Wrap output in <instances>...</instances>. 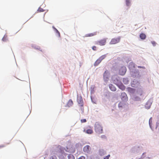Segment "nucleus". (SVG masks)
Returning <instances> with one entry per match:
<instances>
[{
	"label": "nucleus",
	"mask_w": 159,
	"mask_h": 159,
	"mask_svg": "<svg viewBox=\"0 0 159 159\" xmlns=\"http://www.w3.org/2000/svg\"><path fill=\"white\" fill-rule=\"evenodd\" d=\"M112 81L113 84H116L118 88L122 90L125 89V87L122 82V78L117 75H114L111 77Z\"/></svg>",
	"instance_id": "obj_1"
},
{
	"label": "nucleus",
	"mask_w": 159,
	"mask_h": 159,
	"mask_svg": "<svg viewBox=\"0 0 159 159\" xmlns=\"http://www.w3.org/2000/svg\"><path fill=\"white\" fill-rule=\"evenodd\" d=\"M61 148H63V152L62 153V154L66 155L67 154L66 153H65L64 151L66 152L70 153H74L75 152V148L72 146H67L66 147L64 148L61 146L59 145L57 147H56V148L55 149V151L56 152H60L59 149H61Z\"/></svg>",
	"instance_id": "obj_2"
},
{
	"label": "nucleus",
	"mask_w": 159,
	"mask_h": 159,
	"mask_svg": "<svg viewBox=\"0 0 159 159\" xmlns=\"http://www.w3.org/2000/svg\"><path fill=\"white\" fill-rule=\"evenodd\" d=\"M142 150L143 148L141 146L137 145L133 147L130 150V152L134 153L139 154Z\"/></svg>",
	"instance_id": "obj_3"
},
{
	"label": "nucleus",
	"mask_w": 159,
	"mask_h": 159,
	"mask_svg": "<svg viewBox=\"0 0 159 159\" xmlns=\"http://www.w3.org/2000/svg\"><path fill=\"white\" fill-rule=\"evenodd\" d=\"M95 130L98 134H102L103 133V127L101 124L98 122H96L95 124Z\"/></svg>",
	"instance_id": "obj_4"
},
{
	"label": "nucleus",
	"mask_w": 159,
	"mask_h": 159,
	"mask_svg": "<svg viewBox=\"0 0 159 159\" xmlns=\"http://www.w3.org/2000/svg\"><path fill=\"white\" fill-rule=\"evenodd\" d=\"M110 98V92L107 90L104 91L102 94V100L104 102H106L107 100Z\"/></svg>",
	"instance_id": "obj_5"
},
{
	"label": "nucleus",
	"mask_w": 159,
	"mask_h": 159,
	"mask_svg": "<svg viewBox=\"0 0 159 159\" xmlns=\"http://www.w3.org/2000/svg\"><path fill=\"white\" fill-rule=\"evenodd\" d=\"M59 150H60V152H61V153L59 152V151L56 152V151H55L54 153L59 157V159H65L62 154V153L63 152V148L59 149Z\"/></svg>",
	"instance_id": "obj_6"
},
{
	"label": "nucleus",
	"mask_w": 159,
	"mask_h": 159,
	"mask_svg": "<svg viewBox=\"0 0 159 159\" xmlns=\"http://www.w3.org/2000/svg\"><path fill=\"white\" fill-rule=\"evenodd\" d=\"M110 75V73L107 70L104 72L103 74V79L105 82H106L108 81Z\"/></svg>",
	"instance_id": "obj_7"
},
{
	"label": "nucleus",
	"mask_w": 159,
	"mask_h": 159,
	"mask_svg": "<svg viewBox=\"0 0 159 159\" xmlns=\"http://www.w3.org/2000/svg\"><path fill=\"white\" fill-rule=\"evenodd\" d=\"M126 71V68L125 66H121L119 70V74L121 75H125Z\"/></svg>",
	"instance_id": "obj_8"
},
{
	"label": "nucleus",
	"mask_w": 159,
	"mask_h": 159,
	"mask_svg": "<svg viewBox=\"0 0 159 159\" xmlns=\"http://www.w3.org/2000/svg\"><path fill=\"white\" fill-rule=\"evenodd\" d=\"M135 94L138 96H140L141 98H143V97L144 92L141 89H138L137 90Z\"/></svg>",
	"instance_id": "obj_9"
},
{
	"label": "nucleus",
	"mask_w": 159,
	"mask_h": 159,
	"mask_svg": "<svg viewBox=\"0 0 159 159\" xmlns=\"http://www.w3.org/2000/svg\"><path fill=\"white\" fill-rule=\"evenodd\" d=\"M132 99L134 101H140L142 99L141 97H140L136 94H133L132 96Z\"/></svg>",
	"instance_id": "obj_10"
},
{
	"label": "nucleus",
	"mask_w": 159,
	"mask_h": 159,
	"mask_svg": "<svg viewBox=\"0 0 159 159\" xmlns=\"http://www.w3.org/2000/svg\"><path fill=\"white\" fill-rule=\"evenodd\" d=\"M91 147L88 145H86L83 148V151L89 154L91 151Z\"/></svg>",
	"instance_id": "obj_11"
},
{
	"label": "nucleus",
	"mask_w": 159,
	"mask_h": 159,
	"mask_svg": "<svg viewBox=\"0 0 159 159\" xmlns=\"http://www.w3.org/2000/svg\"><path fill=\"white\" fill-rule=\"evenodd\" d=\"M77 101L80 106L81 107L83 106V98L81 96H79L77 95Z\"/></svg>",
	"instance_id": "obj_12"
},
{
	"label": "nucleus",
	"mask_w": 159,
	"mask_h": 159,
	"mask_svg": "<svg viewBox=\"0 0 159 159\" xmlns=\"http://www.w3.org/2000/svg\"><path fill=\"white\" fill-rule=\"evenodd\" d=\"M121 98L122 101L125 102L127 101L128 100L127 94L124 92L121 93Z\"/></svg>",
	"instance_id": "obj_13"
},
{
	"label": "nucleus",
	"mask_w": 159,
	"mask_h": 159,
	"mask_svg": "<svg viewBox=\"0 0 159 159\" xmlns=\"http://www.w3.org/2000/svg\"><path fill=\"white\" fill-rule=\"evenodd\" d=\"M152 99H149L146 102L145 105V108L148 109H149L152 103Z\"/></svg>",
	"instance_id": "obj_14"
},
{
	"label": "nucleus",
	"mask_w": 159,
	"mask_h": 159,
	"mask_svg": "<svg viewBox=\"0 0 159 159\" xmlns=\"http://www.w3.org/2000/svg\"><path fill=\"white\" fill-rule=\"evenodd\" d=\"M139 84V81L136 79H134L131 82V86L134 88L137 87Z\"/></svg>",
	"instance_id": "obj_15"
},
{
	"label": "nucleus",
	"mask_w": 159,
	"mask_h": 159,
	"mask_svg": "<svg viewBox=\"0 0 159 159\" xmlns=\"http://www.w3.org/2000/svg\"><path fill=\"white\" fill-rule=\"evenodd\" d=\"M125 102H120L118 105V107L120 110H121L125 107L126 104Z\"/></svg>",
	"instance_id": "obj_16"
},
{
	"label": "nucleus",
	"mask_w": 159,
	"mask_h": 159,
	"mask_svg": "<svg viewBox=\"0 0 159 159\" xmlns=\"http://www.w3.org/2000/svg\"><path fill=\"white\" fill-rule=\"evenodd\" d=\"M98 153L99 155L102 157L106 154V151L103 149H100L98 150Z\"/></svg>",
	"instance_id": "obj_17"
},
{
	"label": "nucleus",
	"mask_w": 159,
	"mask_h": 159,
	"mask_svg": "<svg viewBox=\"0 0 159 159\" xmlns=\"http://www.w3.org/2000/svg\"><path fill=\"white\" fill-rule=\"evenodd\" d=\"M120 40V38L113 39H111L110 43L111 44H115L118 43Z\"/></svg>",
	"instance_id": "obj_18"
},
{
	"label": "nucleus",
	"mask_w": 159,
	"mask_h": 159,
	"mask_svg": "<svg viewBox=\"0 0 159 159\" xmlns=\"http://www.w3.org/2000/svg\"><path fill=\"white\" fill-rule=\"evenodd\" d=\"M127 89L128 91L130 93L134 94L135 92V89L131 88V87L127 88Z\"/></svg>",
	"instance_id": "obj_19"
},
{
	"label": "nucleus",
	"mask_w": 159,
	"mask_h": 159,
	"mask_svg": "<svg viewBox=\"0 0 159 159\" xmlns=\"http://www.w3.org/2000/svg\"><path fill=\"white\" fill-rule=\"evenodd\" d=\"M52 28L53 29L54 32L56 34V35L58 37H60V34L59 32L54 26H52Z\"/></svg>",
	"instance_id": "obj_20"
},
{
	"label": "nucleus",
	"mask_w": 159,
	"mask_h": 159,
	"mask_svg": "<svg viewBox=\"0 0 159 159\" xmlns=\"http://www.w3.org/2000/svg\"><path fill=\"white\" fill-rule=\"evenodd\" d=\"M109 87L110 89L112 91H115L116 90V88L114 85L112 84L109 85Z\"/></svg>",
	"instance_id": "obj_21"
},
{
	"label": "nucleus",
	"mask_w": 159,
	"mask_h": 159,
	"mask_svg": "<svg viewBox=\"0 0 159 159\" xmlns=\"http://www.w3.org/2000/svg\"><path fill=\"white\" fill-rule=\"evenodd\" d=\"M125 0L126 6L128 7V8H129L131 6V0Z\"/></svg>",
	"instance_id": "obj_22"
},
{
	"label": "nucleus",
	"mask_w": 159,
	"mask_h": 159,
	"mask_svg": "<svg viewBox=\"0 0 159 159\" xmlns=\"http://www.w3.org/2000/svg\"><path fill=\"white\" fill-rule=\"evenodd\" d=\"M122 81L125 84H128L129 82V80L127 78H123Z\"/></svg>",
	"instance_id": "obj_23"
},
{
	"label": "nucleus",
	"mask_w": 159,
	"mask_h": 159,
	"mask_svg": "<svg viewBox=\"0 0 159 159\" xmlns=\"http://www.w3.org/2000/svg\"><path fill=\"white\" fill-rule=\"evenodd\" d=\"M98 43L100 45H104L105 44L106 40L105 39L101 40L98 41Z\"/></svg>",
	"instance_id": "obj_24"
},
{
	"label": "nucleus",
	"mask_w": 159,
	"mask_h": 159,
	"mask_svg": "<svg viewBox=\"0 0 159 159\" xmlns=\"http://www.w3.org/2000/svg\"><path fill=\"white\" fill-rule=\"evenodd\" d=\"M73 104V101L71 99H70L69 101L66 104V105L65 106V107H70Z\"/></svg>",
	"instance_id": "obj_25"
},
{
	"label": "nucleus",
	"mask_w": 159,
	"mask_h": 159,
	"mask_svg": "<svg viewBox=\"0 0 159 159\" xmlns=\"http://www.w3.org/2000/svg\"><path fill=\"white\" fill-rule=\"evenodd\" d=\"M96 34V32L87 34H85V36H84L83 37L84 38L85 37H91L94 36Z\"/></svg>",
	"instance_id": "obj_26"
},
{
	"label": "nucleus",
	"mask_w": 159,
	"mask_h": 159,
	"mask_svg": "<svg viewBox=\"0 0 159 159\" xmlns=\"http://www.w3.org/2000/svg\"><path fill=\"white\" fill-rule=\"evenodd\" d=\"M139 37L141 39L144 40L146 39V36L145 34L142 33L140 34Z\"/></svg>",
	"instance_id": "obj_27"
},
{
	"label": "nucleus",
	"mask_w": 159,
	"mask_h": 159,
	"mask_svg": "<svg viewBox=\"0 0 159 159\" xmlns=\"http://www.w3.org/2000/svg\"><path fill=\"white\" fill-rule=\"evenodd\" d=\"M94 88H95V86L94 85H92L90 87V93L91 94H93L94 93Z\"/></svg>",
	"instance_id": "obj_28"
},
{
	"label": "nucleus",
	"mask_w": 159,
	"mask_h": 159,
	"mask_svg": "<svg viewBox=\"0 0 159 159\" xmlns=\"http://www.w3.org/2000/svg\"><path fill=\"white\" fill-rule=\"evenodd\" d=\"M101 61L98 58L96 61L95 62L94 64V65L95 66H97L98 65V64L101 62Z\"/></svg>",
	"instance_id": "obj_29"
},
{
	"label": "nucleus",
	"mask_w": 159,
	"mask_h": 159,
	"mask_svg": "<svg viewBox=\"0 0 159 159\" xmlns=\"http://www.w3.org/2000/svg\"><path fill=\"white\" fill-rule=\"evenodd\" d=\"M149 124L150 128L153 130L152 127V117H151L149 119Z\"/></svg>",
	"instance_id": "obj_30"
},
{
	"label": "nucleus",
	"mask_w": 159,
	"mask_h": 159,
	"mask_svg": "<svg viewBox=\"0 0 159 159\" xmlns=\"http://www.w3.org/2000/svg\"><path fill=\"white\" fill-rule=\"evenodd\" d=\"M135 71L136 72V73L134 72V74H132V75L134 77H138L139 74V71L138 70Z\"/></svg>",
	"instance_id": "obj_31"
},
{
	"label": "nucleus",
	"mask_w": 159,
	"mask_h": 159,
	"mask_svg": "<svg viewBox=\"0 0 159 159\" xmlns=\"http://www.w3.org/2000/svg\"><path fill=\"white\" fill-rule=\"evenodd\" d=\"M67 155V158L68 159H75V157L72 154H68Z\"/></svg>",
	"instance_id": "obj_32"
},
{
	"label": "nucleus",
	"mask_w": 159,
	"mask_h": 159,
	"mask_svg": "<svg viewBox=\"0 0 159 159\" xmlns=\"http://www.w3.org/2000/svg\"><path fill=\"white\" fill-rule=\"evenodd\" d=\"M91 99L92 102L94 104H97V101L96 100L93 98L92 96H91Z\"/></svg>",
	"instance_id": "obj_33"
},
{
	"label": "nucleus",
	"mask_w": 159,
	"mask_h": 159,
	"mask_svg": "<svg viewBox=\"0 0 159 159\" xmlns=\"http://www.w3.org/2000/svg\"><path fill=\"white\" fill-rule=\"evenodd\" d=\"M86 133L88 134H90L93 133V130L90 129H87L86 130Z\"/></svg>",
	"instance_id": "obj_34"
},
{
	"label": "nucleus",
	"mask_w": 159,
	"mask_h": 159,
	"mask_svg": "<svg viewBox=\"0 0 159 159\" xmlns=\"http://www.w3.org/2000/svg\"><path fill=\"white\" fill-rule=\"evenodd\" d=\"M106 57V55H104L99 58V59L101 60V61H102L103 59H104Z\"/></svg>",
	"instance_id": "obj_35"
},
{
	"label": "nucleus",
	"mask_w": 159,
	"mask_h": 159,
	"mask_svg": "<svg viewBox=\"0 0 159 159\" xmlns=\"http://www.w3.org/2000/svg\"><path fill=\"white\" fill-rule=\"evenodd\" d=\"M146 154V152H143L142 156H141V157L140 158H140V159H142L144 157H145V154Z\"/></svg>",
	"instance_id": "obj_36"
},
{
	"label": "nucleus",
	"mask_w": 159,
	"mask_h": 159,
	"mask_svg": "<svg viewBox=\"0 0 159 159\" xmlns=\"http://www.w3.org/2000/svg\"><path fill=\"white\" fill-rule=\"evenodd\" d=\"M129 68L132 67V66L134 68L135 67L134 63L132 62H130L129 63Z\"/></svg>",
	"instance_id": "obj_37"
},
{
	"label": "nucleus",
	"mask_w": 159,
	"mask_h": 159,
	"mask_svg": "<svg viewBox=\"0 0 159 159\" xmlns=\"http://www.w3.org/2000/svg\"><path fill=\"white\" fill-rule=\"evenodd\" d=\"M49 159H57V158L55 156L53 155L51 156Z\"/></svg>",
	"instance_id": "obj_38"
},
{
	"label": "nucleus",
	"mask_w": 159,
	"mask_h": 159,
	"mask_svg": "<svg viewBox=\"0 0 159 159\" xmlns=\"http://www.w3.org/2000/svg\"><path fill=\"white\" fill-rule=\"evenodd\" d=\"M110 157V154H108L107 156L104 157L103 159H109V158Z\"/></svg>",
	"instance_id": "obj_39"
},
{
	"label": "nucleus",
	"mask_w": 159,
	"mask_h": 159,
	"mask_svg": "<svg viewBox=\"0 0 159 159\" xmlns=\"http://www.w3.org/2000/svg\"><path fill=\"white\" fill-rule=\"evenodd\" d=\"M7 40V36L4 35L2 39V40L3 41H6Z\"/></svg>",
	"instance_id": "obj_40"
},
{
	"label": "nucleus",
	"mask_w": 159,
	"mask_h": 159,
	"mask_svg": "<svg viewBox=\"0 0 159 159\" xmlns=\"http://www.w3.org/2000/svg\"><path fill=\"white\" fill-rule=\"evenodd\" d=\"M86 120L85 119H81V123H85L86 122Z\"/></svg>",
	"instance_id": "obj_41"
},
{
	"label": "nucleus",
	"mask_w": 159,
	"mask_h": 159,
	"mask_svg": "<svg viewBox=\"0 0 159 159\" xmlns=\"http://www.w3.org/2000/svg\"><path fill=\"white\" fill-rule=\"evenodd\" d=\"M100 137L102 139H106L107 138L106 136L104 135H102Z\"/></svg>",
	"instance_id": "obj_42"
},
{
	"label": "nucleus",
	"mask_w": 159,
	"mask_h": 159,
	"mask_svg": "<svg viewBox=\"0 0 159 159\" xmlns=\"http://www.w3.org/2000/svg\"><path fill=\"white\" fill-rule=\"evenodd\" d=\"M151 43L152 44V45L154 46H156V42L155 41H151Z\"/></svg>",
	"instance_id": "obj_43"
},
{
	"label": "nucleus",
	"mask_w": 159,
	"mask_h": 159,
	"mask_svg": "<svg viewBox=\"0 0 159 159\" xmlns=\"http://www.w3.org/2000/svg\"><path fill=\"white\" fill-rule=\"evenodd\" d=\"M77 159H85V157L84 156H81Z\"/></svg>",
	"instance_id": "obj_44"
},
{
	"label": "nucleus",
	"mask_w": 159,
	"mask_h": 159,
	"mask_svg": "<svg viewBox=\"0 0 159 159\" xmlns=\"http://www.w3.org/2000/svg\"><path fill=\"white\" fill-rule=\"evenodd\" d=\"M96 47L95 46H93L92 47V49L94 51H96Z\"/></svg>",
	"instance_id": "obj_45"
},
{
	"label": "nucleus",
	"mask_w": 159,
	"mask_h": 159,
	"mask_svg": "<svg viewBox=\"0 0 159 159\" xmlns=\"http://www.w3.org/2000/svg\"><path fill=\"white\" fill-rule=\"evenodd\" d=\"M80 109L82 111V113H83L84 111V108L83 107H81L80 108Z\"/></svg>",
	"instance_id": "obj_46"
},
{
	"label": "nucleus",
	"mask_w": 159,
	"mask_h": 159,
	"mask_svg": "<svg viewBox=\"0 0 159 159\" xmlns=\"http://www.w3.org/2000/svg\"><path fill=\"white\" fill-rule=\"evenodd\" d=\"M5 146V145H0V149H1V148H4Z\"/></svg>",
	"instance_id": "obj_47"
},
{
	"label": "nucleus",
	"mask_w": 159,
	"mask_h": 159,
	"mask_svg": "<svg viewBox=\"0 0 159 159\" xmlns=\"http://www.w3.org/2000/svg\"><path fill=\"white\" fill-rule=\"evenodd\" d=\"M45 11V10H44L42 8L40 7V12H43Z\"/></svg>",
	"instance_id": "obj_48"
},
{
	"label": "nucleus",
	"mask_w": 159,
	"mask_h": 159,
	"mask_svg": "<svg viewBox=\"0 0 159 159\" xmlns=\"http://www.w3.org/2000/svg\"><path fill=\"white\" fill-rule=\"evenodd\" d=\"M46 12H45L43 14V17L44 18V16H45V14L46 13V12L48 11V10H46Z\"/></svg>",
	"instance_id": "obj_49"
},
{
	"label": "nucleus",
	"mask_w": 159,
	"mask_h": 159,
	"mask_svg": "<svg viewBox=\"0 0 159 159\" xmlns=\"http://www.w3.org/2000/svg\"><path fill=\"white\" fill-rule=\"evenodd\" d=\"M139 68H145V67L143 66H138V67Z\"/></svg>",
	"instance_id": "obj_50"
},
{
	"label": "nucleus",
	"mask_w": 159,
	"mask_h": 159,
	"mask_svg": "<svg viewBox=\"0 0 159 159\" xmlns=\"http://www.w3.org/2000/svg\"><path fill=\"white\" fill-rule=\"evenodd\" d=\"M131 159H134L133 158H132ZM135 159H140V158H136Z\"/></svg>",
	"instance_id": "obj_51"
},
{
	"label": "nucleus",
	"mask_w": 159,
	"mask_h": 159,
	"mask_svg": "<svg viewBox=\"0 0 159 159\" xmlns=\"http://www.w3.org/2000/svg\"><path fill=\"white\" fill-rule=\"evenodd\" d=\"M157 125H156V128H156V129H157Z\"/></svg>",
	"instance_id": "obj_52"
},
{
	"label": "nucleus",
	"mask_w": 159,
	"mask_h": 159,
	"mask_svg": "<svg viewBox=\"0 0 159 159\" xmlns=\"http://www.w3.org/2000/svg\"><path fill=\"white\" fill-rule=\"evenodd\" d=\"M9 144V143H7V144Z\"/></svg>",
	"instance_id": "obj_53"
},
{
	"label": "nucleus",
	"mask_w": 159,
	"mask_h": 159,
	"mask_svg": "<svg viewBox=\"0 0 159 159\" xmlns=\"http://www.w3.org/2000/svg\"><path fill=\"white\" fill-rule=\"evenodd\" d=\"M39 8H39H39L38 9H39Z\"/></svg>",
	"instance_id": "obj_54"
}]
</instances>
